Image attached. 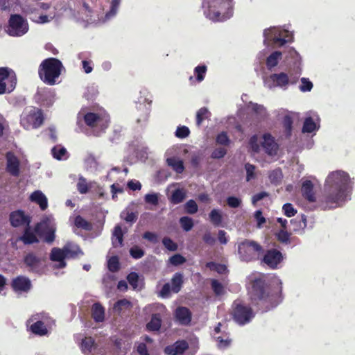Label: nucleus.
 Segmentation results:
<instances>
[{
	"mask_svg": "<svg viewBox=\"0 0 355 355\" xmlns=\"http://www.w3.org/2000/svg\"><path fill=\"white\" fill-rule=\"evenodd\" d=\"M250 297L252 303L268 311L276 307L283 300L282 283L279 279L268 285L263 276L255 277L250 281Z\"/></svg>",
	"mask_w": 355,
	"mask_h": 355,
	"instance_id": "f257e3e1",
	"label": "nucleus"
},
{
	"mask_svg": "<svg viewBox=\"0 0 355 355\" xmlns=\"http://www.w3.org/2000/svg\"><path fill=\"white\" fill-rule=\"evenodd\" d=\"M351 189V180L347 173L343 171H333L325 180L324 201L327 205H338L340 202H344Z\"/></svg>",
	"mask_w": 355,
	"mask_h": 355,
	"instance_id": "f03ea898",
	"label": "nucleus"
},
{
	"mask_svg": "<svg viewBox=\"0 0 355 355\" xmlns=\"http://www.w3.org/2000/svg\"><path fill=\"white\" fill-rule=\"evenodd\" d=\"M206 6L205 13L212 21H224L233 15L232 0H204L203 6Z\"/></svg>",
	"mask_w": 355,
	"mask_h": 355,
	"instance_id": "7ed1b4c3",
	"label": "nucleus"
},
{
	"mask_svg": "<svg viewBox=\"0 0 355 355\" xmlns=\"http://www.w3.org/2000/svg\"><path fill=\"white\" fill-rule=\"evenodd\" d=\"M62 68L63 65L60 60L55 58H46L39 66V77L45 84L54 85L61 74Z\"/></svg>",
	"mask_w": 355,
	"mask_h": 355,
	"instance_id": "20e7f679",
	"label": "nucleus"
},
{
	"mask_svg": "<svg viewBox=\"0 0 355 355\" xmlns=\"http://www.w3.org/2000/svg\"><path fill=\"white\" fill-rule=\"evenodd\" d=\"M87 107H83L78 114V118L83 117L85 123L91 128H99L105 130L110 123V116L104 110L97 112H87Z\"/></svg>",
	"mask_w": 355,
	"mask_h": 355,
	"instance_id": "39448f33",
	"label": "nucleus"
},
{
	"mask_svg": "<svg viewBox=\"0 0 355 355\" xmlns=\"http://www.w3.org/2000/svg\"><path fill=\"white\" fill-rule=\"evenodd\" d=\"M231 315L234 321L239 325L249 323L254 317V313L250 305L244 304L237 299L232 305Z\"/></svg>",
	"mask_w": 355,
	"mask_h": 355,
	"instance_id": "423d86ee",
	"label": "nucleus"
},
{
	"mask_svg": "<svg viewBox=\"0 0 355 355\" xmlns=\"http://www.w3.org/2000/svg\"><path fill=\"white\" fill-rule=\"evenodd\" d=\"M44 121L43 112L35 107L26 108L21 115L20 124L26 130L37 129L40 128Z\"/></svg>",
	"mask_w": 355,
	"mask_h": 355,
	"instance_id": "0eeeda50",
	"label": "nucleus"
},
{
	"mask_svg": "<svg viewBox=\"0 0 355 355\" xmlns=\"http://www.w3.org/2000/svg\"><path fill=\"white\" fill-rule=\"evenodd\" d=\"M263 252V247L257 241L245 239L238 245V253L241 260L250 262L259 259Z\"/></svg>",
	"mask_w": 355,
	"mask_h": 355,
	"instance_id": "6e6552de",
	"label": "nucleus"
},
{
	"mask_svg": "<svg viewBox=\"0 0 355 355\" xmlns=\"http://www.w3.org/2000/svg\"><path fill=\"white\" fill-rule=\"evenodd\" d=\"M28 31L26 20L19 14L11 15L8 20L7 33L12 37H21Z\"/></svg>",
	"mask_w": 355,
	"mask_h": 355,
	"instance_id": "1a4fd4ad",
	"label": "nucleus"
},
{
	"mask_svg": "<svg viewBox=\"0 0 355 355\" xmlns=\"http://www.w3.org/2000/svg\"><path fill=\"white\" fill-rule=\"evenodd\" d=\"M184 277L181 272H175L171 278V286L169 283H166L163 285L159 295L162 297L166 298L171 295V292L178 293L181 290L183 283Z\"/></svg>",
	"mask_w": 355,
	"mask_h": 355,
	"instance_id": "9d476101",
	"label": "nucleus"
},
{
	"mask_svg": "<svg viewBox=\"0 0 355 355\" xmlns=\"http://www.w3.org/2000/svg\"><path fill=\"white\" fill-rule=\"evenodd\" d=\"M16 79L9 76L6 68H0V94L11 92L15 87Z\"/></svg>",
	"mask_w": 355,
	"mask_h": 355,
	"instance_id": "9b49d317",
	"label": "nucleus"
},
{
	"mask_svg": "<svg viewBox=\"0 0 355 355\" xmlns=\"http://www.w3.org/2000/svg\"><path fill=\"white\" fill-rule=\"evenodd\" d=\"M269 80L272 82L273 85L279 87H286L289 83L293 85L298 80L297 76L288 75L284 72L272 73L269 76Z\"/></svg>",
	"mask_w": 355,
	"mask_h": 355,
	"instance_id": "f8f14e48",
	"label": "nucleus"
},
{
	"mask_svg": "<svg viewBox=\"0 0 355 355\" xmlns=\"http://www.w3.org/2000/svg\"><path fill=\"white\" fill-rule=\"evenodd\" d=\"M9 220L14 227H27L30 225L31 218L28 215H26L24 211L19 209L10 214Z\"/></svg>",
	"mask_w": 355,
	"mask_h": 355,
	"instance_id": "ddd939ff",
	"label": "nucleus"
},
{
	"mask_svg": "<svg viewBox=\"0 0 355 355\" xmlns=\"http://www.w3.org/2000/svg\"><path fill=\"white\" fill-rule=\"evenodd\" d=\"M283 254L277 249H270L266 252L262 261L269 268L275 269L277 266L282 261Z\"/></svg>",
	"mask_w": 355,
	"mask_h": 355,
	"instance_id": "4468645a",
	"label": "nucleus"
},
{
	"mask_svg": "<svg viewBox=\"0 0 355 355\" xmlns=\"http://www.w3.org/2000/svg\"><path fill=\"white\" fill-rule=\"evenodd\" d=\"M11 287L16 293H28L32 287V284L28 277L19 275L12 279Z\"/></svg>",
	"mask_w": 355,
	"mask_h": 355,
	"instance_id": "2eb2a0df",
	"label": "nucleus"
},
{
	"mask_svg": "<svg viewBox=\"0 0 355 355\" xmlns=\"http://www.w3.org/2000/svg\"><path fill=\"white\" fill-rule=\"evenodd\" d=\"M189 349V344L185 340H178L173 344L167 345L164 352L166 355H183Z\"/></svg>",
	"mask_w": 355,
	"mask_h": 355,
	"instance_id": "dca6fc26",
	"label": "nucleus"
},
{
	"mask_svg": "<svg viewBox=\"0 0 355 355\" xmlns=\"http://www.w3.org/2000/svg\"><path fill=\"white\" fill-rule=\"evenodd\" d=\"M6 158V171L10 175L17 177L19 175V161L17 156L11 151L7 152Z\"/></svg>",
	"mask_w": 355,
	"mask_h": 355,
	"instance_id": "f3484780",
	"label": "nucleus"
},
{
	"mask_svg": "<svg viewBox=\"0 0 355 355\" xmlns=\"http://www.w3.org/2000/svg\"><path fill=\"white\" fill-rule=\"evenodd\" d=\"M191 312L184 306H178L174 312L175 321L182 325H189L191 321Z\"/></svg>",
	"mask_w": 355,
	"mask_h": 355,
	"instance_id": "a211bd4d",
	"label": "nucleus"
},
{
	"mask_svg": "<svg viewBox=\"0 0 355 355\" xmlns=\"http://www.w3.org/2000/svg\"><path fill=\"white\" fill-rule=\"evenodd\" d=\"M24 263L29 271L35 272L37 271L41 265L42 259L40 257L37 256L34 252H28L24 257Z\"/></svg>",
	"mask_w": 355,
	"mask_h": 355,
	"instance_id": "6ab92c4d",
	"label": "nucleus"
},
{
	"mask_svg": "<svg viewBox=\"0 0 355 355\" xmlns=\"http://www.w3.org/2000/svg\"><path fill=\"white\" fill-rule=\"evenodd\" d=\"M263 141L261 145L265 152L269 155H276L278 146L275 141V139L269 133H266L263 136Z\"/></svg>",
	"mask_w": 355,
	"mask_h": 355,
	"instance_id": "aec40b11",
	"label": "nucleus"
},
{
	"mask_svg": "<svg viewBox=\"0 0 355 355\" xmlns=\"http://www.w3.org/2000/svg\"><path fill=\"white\" fill-rule=\"evenodd\" d=\"M40 224H37L35 227V232L40 236H44V241L47 243H51L55 240V230L47 225L42 230L40 229Z\"/></svg>",
	"mask_w": 355,
	"mask_h": 355,
	"instance_id": "412c9836",
	"label": "nucleus"
},
{
	"mask_svg": "<svg viewBox=\"0 0 355 355\" xmlns=\"http://www.w3.org/2000/svg\"><path fill=\"white\" fill-rule=\"evenodd\" d=\"M302 196L309 202H314L316 201L315 193L313 192V184L311 180H305L302 185Z\"/></svg>",
	"mask_w": 355,
	"mask_h": 355,
	"instance_id": "4be33fe9",
	"label": "nucleus"
},
{
	"mask_svg": "<svg viewBox=\"0 0 355 355\" xmlns=\"http://www.w3.org/2000/svg\"><path fill=\"white\" fill-rule=\"evenodd\" d=\"M30 200L37 203L42 210L48 207V200L46 196L40 190L35 191L30 196Z\"/></svg>",
	"mask_w": 355,
	"mask_h": 355,
	"instance_id": "5701e85b",
	"label": "nucleus"
},
{
	"mask_svg": "<svg viewBox=\"0 0 355 355\" xmlns=\"http://www.w3.org/2000/svg\"><path fill=\"white\" fill-rule=\"evenodd\" d=\"M92 317L96 322L104 321L105 309L99 302H96L92 305Z\"/></svg>",
	"mask_w": 355,
	"mask_h": 355,
	"instance_id": "b1692460",
	"label": "nucleus"
},
{
	"mask_svg": "<svg viewBox=\"0 0 355 355\" xmlns=\"http://www.w3.org/2000/svg\"><path fill=\"white\" fill-rule=\"evenodd\" d=\"M66 259H76L80 255H83V252L77 245L67 244L64 247Z\"/></svg>",
	"mask_w": 355,
	"mask_h": 355,
	"instance_id": "393cba45",
	"label": "nucleus"
},
{
	"mask_svg": "<svg viewBox=\"0 0 355 355\" xmlns=\"http://www.w3.org/2000/svg\"><path fill=\"white\" fill-rule=\"evenodd\" d=\"M162 323L160 313H153L150 320L146 324V329L149 331H159Z\"/></svg>",
	"mask_w": 355,
	"mask_h": 355,
	"instance_id": "a878e982",
	"label": "nucleus"
},
{
	"mask_svg": "<svg viewBox=\"0 0 355 355\" xmlns=\"http://www.w3.org/2000/svg\"><path fill=\"white\" fill-rule=\"evenodd\" d=\"M17 240L21 241L25 245H30L39 242L35 234L31 231L30 225L26 227L23 235L19 237Z\"/></svg>",
	"mask_w": 355,
	"mask_h": 355,
	"instance_id": "bb28decb",
	"label": "nucleus"
},
{
	"mask_svg": "<svg viewBox=\"0 0 355 355\" xmlns=\"http://www.w3.org/2000/svg\"><path fill=\"white\" fill-rule=\"evenodd\" d=\"M50 259L53 261H58L61 263V267H64L66 263L64 261V259H66V254L64 252V248L62 249H60L58 248H53L51 250V252L50 254Z\"/></svg>",
	"mask_w": 355,
	"mask_h": 355,
	"instance_id": "cd10ccee",
	"label": "nucleus"
},
{
	"mask_svg": "<svg viewBox=\"0 0 355 355\" xmlns=\"http://www.w3.org/2000/svg\"><path fill=\"white\" fill-rule=\"evenodd\" d=\"M137 110L139 112L138 114L137 122L146 121L150 114V105L142 103H137Z\"/></svg>",
	"mask_w": 355,
	"mask_h": 355,
	"instance_id": "c85d7f7f",
	"label": "nucleus"
},
{
	"mask_svg": "<svg viewBox=\"0 0 355 355\" xmlns=\"http://www.w3.org/2000/svg\"><path fill=\"white\" fill-rule=\"evenodd\" d=\"M31 331L37 336H43L48 334V330L44 323L41 321H37L32 324L30 327Z\"/></svg>",
	"mask_w": 355,
	"mask_h": 355,
	"instance_id": "c756f323",
	"label": "nucleus"
},
{
	"mask_svg": "<svg viewBox=\"0 0 355 355\" xmlns=\"http://www.w3.org/2000/svg\"><path fill=\"white\" fill-rule=\"evenodd\" d=\"M166 163L177 173H182L184 170L183 161L177 157H173L167 158Z\"/></svg>",
	"mask_w": 355,
	"mask_h": 355,
	"instance_id": "7c9ffc66",
	"label": "nucleus"
},
{
	"mask_svg": "<svg viewBox=\"0 0 355 355\" xmlns=\"http://www.w3.org/2000/svg\"><path fill=\"white\" fill-rule=\"evenodd\" d=\"M112 243L114 247L122 246L123 242V234L120 225L115 226L112 234Z\"/></svg>",
	"mask_w": 355,
	"mask_h": 355,
	"instance_id": "2f4dec72",
	"label": "nucleus"
},
{
	"mask_svg": "<svg viewBox=\"0 0 355 355\" xmlns=\"http://www.w3.org/2000/svg\"><path fill=\"white\" fill-rule=\"evenodd\" d=\"M94 345L95 340L92 337H85L82 340L80 348L84 354H88L92 352Z\"/></svg>",
	"mask_w": 355,
	"mask_h": 355,
	"instance_id": "473e14b6",
	"label": "nucleus"
},
{
	"mask_svg": "<svg viewBox=\"0 0 355 355\" xmlns=\"http://www.w3.org/2000/svg\"><path fill=\"white\" fill-rule=\"evenodd\" d=\"M282 58V53L280 51H275L272 53L266 59V65L268 69L276 67L278 61Z\"/></svg>",
	"mask_w": 355,
	"mask_h": 355,
	"instance_id": "72a5a7b5",
	"label": "nucleus"
},
{
	"mask_svg": "<svg viewBox=\"0 0 355 355\" xmlns=\"http://www.w3.org/2000/svg\"><path fill=\"white\" fill-rule=\"evenodd\" d=\"M211 113L207 107H201L196 113V125L200 126L203 121L209 119Z\"/></svg>",
	"mask_w": 355,
	"mask_h": 355,
	"instance_id": "f704fd0d",
	"label": "nucleus"
},
{
	"mask_svg": "<svg viewBox=\"0 0 355 355\" xmlns=\"http://www.w3.org/2000/svg\"><path fill=\"white\" fill-rule=\"evenodd\" d=\"M269 180L272 184H279L283 178V173L281 168H275L270 172L268 175Z\"/></svg>",
	"mask_w": 355,
	"mask_h": 355,
	"instance_id": "c9c22d12",
	"label": "nucleus"
},
{
	"mask_svg": "<svg viewBox=\"0 0 355 355\" xmlns=\"http://www.w3.org/2000/svg\"><path fill=\"white\" fill-rule=\"evenodd\" d=\"M74 223L78 228H81L86 231H91L93 227L91 223L86 220L83 217H82L80 215L76 216Z\"/></svg>",
	"mask_w": 355,
	"mask_h": 355,
	"instance_id": "e433bc0d",
	"label": "nucleus"
},
{
	"mask_svg": "<svg viewBox=\"0 0 355 355\" xmlns=\"http://www.w3.org/2000/svg\"><path fill=\"white\" fill-rule=\"evenodd\" d=\"M282 123L284 128L286 137L289 138L292 135L293 130V121L292 117L290 115L284 116Z\"/></svg>",
	"mask_w": 355,
	"mask_h": 355,
	"instance_id": "4c0bfd02",
	"label": "nucleus"
},
{
	"mask_svg": "<svg viewBox=\"0 0 355 355\" xmlns=\"http://www.w3.org/2000/svg\"><path fill=\"white\" fill-rule=\"evenodd\" d=\"M209 217L210 221L214 226L218 227L220 225L223 220V216L220 214V211L218 209H212L209 214Z\"/></svg>",
	"mask_w": 355,
	"mask_h": 355,
	"instance_id": "58836bf2",
	"label": "nucleus"
},
{
	"mask_svg": "<svg viewBox=\"0 0 355 355\" xmlns=\"http://www.w3.org/2000/svg\"><path fill=\"white\" fill-rule=\"evenodd\" d=\"M185 197V192L182 189H177L172 193L171 201L174 205L179 204L184 200Z\"/></svg>",
	"mask_w": 355,
	"mask_h": 355,
	"instance_id": "ea45409f",
	"label": "nucleus"
},
{
	"mask_svg": "<svg viewBox=\"0 0 355 355\" xmlns=\"http://www.w3.org/2000/svg\"><path fill=\"white\" fill-rule=\"evenodd\" d=\"M90 187L91 186L87 183V180L84 177H79L77 182V190L80 194L87 193Z\"/></svg>",
	"mask_w": 355,
	"mask_h": 355,
	"instance_id": "a19ab883",
	"label": "nucleus"
},
{
	"mask_svg": "<svg viewBox=\"0 0 355 355\" xmlns=\"http://www.w3.org/2000/svg\"><path fill=\"white\" fill-rule=\"evenodd\" d=\"M316 129V124L313 119L309 116L305 119L302 127V132L311 133Z\"/></svg>",
	"mask_w": 355,
	"mask_h": 355,
	"instance_id": "79ce46f5",
	"label": "nucleus"
},
{
	"mask_svg": "<svg viewBox=\"0 0 355 355\" xmlns=\"http://www.w3.org/2000/svg\"><path fill=\"white\" fill-rule=\"evenodd\" d=\"M51 153L55 159L61 160L67 155V151L64 147L60 146H55L51 149Z\"/></svg>",
	"mask_w": 355,
	"mask_h": 355,
	"instance_id": "37998d69",
	"label": "nucleus"
},
{
	"mask_svg": "<svg viewBox=\"0 0 355 355\" xmlns=\"http://www.w3.org/2000/svg\"><path fill=\"white\" fill-rule=\"evenodd\" d=\"M180 224L182 228L185 232L190 231L194 225L193 219L189 216L181 217L180 218Z\"/></svg>",
	"mask_w": 355,
	"mask_h": 355,
	"instance_id": "c03bdc74",
	"label": "nucleus"
},
{
	"mask_svg": "<svg viewBox=\"0 0 355 355\" xmlns=\"http://www.w3.org/2000/svg\"><path fill=\"white\" fill-rule=\"evenodd\" d=\"M277 241L284 244L290 243L291 234L288 233L286 230H280L275 234Z\"/></svg>",
	"mask_w": 355,
	"mask_h": 355,
	"instance_id": "a18cd8bd",
	"label": "nucleus"
},
{
	"mask_svg": "<svg viewBox=\"0 0 355 355\" xmlns=\"http://www.w3.org/2000/svg\"><path fill=\"white\" fill-rule=\"evenodd\" d=\"M207 68L205 65H198L194 69V74L198 82H202L205 76Z\"/></svg>",
	"mask_w": 355,
	"mask_h": 355,
	"instance_id": "49530a36",
	"label": "nucleus"
},
{
	"mask_svg": "<svg viewBox=\"0 0 355 355\" xmlns=\"http://www.w3.org/2000/svg\"><path fill=\"white\" fill-rule=\"evenodd\" d=\"M107 267L110 271L112 272H117L120 268V263L119 258L116 256H113L109 259Z\"/></svg>",
	"mask_w": 355,
	"mask_h": 355,
	"instance_id": "de8ad7c7",
	"label": "nucleus"
},
{
	"mask_svg": "<svg viewBox=\"0 0 355 355\" xmlns=\"http://www.w3.org/2000/svg\"><path fill=\"white\" fill-rule=\"evenodd\" d=\"M211 288L216 295L220 296L225 293L223 284L216 279H213L211 283Z\"/></svg>",
	"mask_w": 355,
	"mask_h": 355,
	"instance_id": "09e8293b",
	"label": "nucleus"
},
{
	"mask_svg": "<svg viewBox=\"0 0 355 355\" xmlns=\"http://www.w3.org/2000/svg\"><path fill=\"white\" fill-rule=\"evenodd\" d=\"M131 306V302L127 299H121L118 300L114 304V309L120 313L122 311L123 308H128Z\"/></svg>",
	"mask_w": 355,
	"mask_h": 355,
	"instance_id": "8fccbe9b",
	"label": "nucleus"
},
{
	"mask_svg": "<svg viewBox=\"0 0 355 355\" xmlns=\"http://www.w3.org/2000/svg\"><path fill=\"white\" fill-rule=\"evenodd\" d=\"M184 209L187 214H194L198 211V205L195 200H189L185 203Z\"/></svg>",
	"mask_w": 355,
	"mask_h": 355,
	"instance_id": "3c124183",
	"label": "nucleus"
},
{
	"mask_svg": "<svg viewBox=\"0 0 355 355\" xmlns=\"http://www.w3.org/2000/svg\"><path fill=\"white\" fill-rule=\"evenodd\" d=\"M145 252L137 245H134L130 249V254L135 259H139L144 256Z\"/></svg>",
	"mask_w": 355,
	"mask_h": 355,
	"instance_id": "603ef678",
	"label": "nucleus"
},
{
	"mask_svg": "<svg viewBox=\"0 0 355 355\" xmlns=\"http://www.w3.org/2000/svg\"><path fill=\"white\" fill-rule=\"evenodd\" d=\"M120 2L121 0H112L110 9L105 15L106 18L109 19L116 14Z\"/></svg>",
	"mask_w": 355,
	"mask_h": 355,
	"instance_id": "864d4df0",
	"label": "nucleus"
},
{
	"mask_svg": "<svg viewBox=\"0 0 355 355\" xmlns=\"http://www.w3.org/2000/svg\"><path fill=\"white\" fill-rule=\"evenodd\" d=\"M51 8V3H44V2H37L36 3V7L29 6L28 8V12L33 14L38 9H42L44 10H47Z\"/></svg>",
	"mask_w": 355,
	"mask_h": 355,
	"instance_id": "5fc2aeb1",
	"label": "nucleus"
},
{
	"mask_svg": "<svg viewBox=\"0 0 355 355\" xmlns=\"http://www.w3.org/2000/svg\"><path fill=\"white\" fill-rule=\"evenodd\" d=\"M252 110L260 118H264L266 116V108L261 105H259L257 103H252Z\"/></svg>",
	"mask_w": 355,
	"mask_h": 355,
	"instance_id": "6e6d98bb",
	"label": "nucleus"
},
{
	"mask_svg": "<svg viewBox=\"0 0 355 355\" xmlns=\"http://www.w3.org/2000/svg\"><path fill=\"white\" fill-rule=\"evenodd\" d=\"M282 209L284 215L287 217L294 216L297 213V210L294 208L291 203L284 204L282 207Z\"/></svg>",
	"mask_w": 355,
	"mask_h": 355,
	"instance_id": "4d7b16f0",
	"label": "nucleus"
},
{
	"mask_svg": "<svg viewBox=\"0 0 355 355\" xmlns=\"http://www.w3.org/2000/svg\"><path fill=\"white\" fill-rule=\"evenodd\" d=\"M169 261L173 266H177L185 263L186 259L180 254H175L170 257Z\"/></svg>",
	"mask_w": 355,
	"mask_h": 355,
	"instance_id": "13d9d810",
	"label": "nucleus"
},
{
	"mask_svg": "<svg viewBox=\"0 0 355 355\" xmlns=\"http://www.w3.org/2000/svg\"><path fill=\"white\" fill-rule=\"evenodd\" d=\"M162 243L164 247L170 251H176L178 250L177 243L168 237H164L162 239Z\"/></svg>",
	"mask_w": 355,
	"mask_h": 355,
	"instance_id": "bf43d9fd",
	"label": "nucleus"
},
{
	"mask_svg": "<svg viewBox=\"0 0 355 355\" xmlns=\"http://www.w3.org/2000/svg\"><path fill=\"white\" fill-rule=\"evenodd\" d=\"M190 134V130L188 127L182 125L178 127L175 131V136L178 138L184 139L187 137Z\"/></svg>",
	"mask_w": 355,
	"mask_h": 355,
	"instance_id": "052dcab7",
	"label": "nucleus"
},
{
	"mask_svg": "<svg viewBox=\"0 0 355 355\" xmlns=\"http://www.w3.org/2000/svg\"><path fill=\"white\" fill-rule=\"evenodd\" d=\"M246 171V180L248 182L255 178L254 171L255 166L250 163H247L245 165Z\"/></svg>",
	"mask_w": 355,
	"mask_h": 355,
	"instance_id": "680f3d73",
	"label": "nucleus"
},
{
	"mask_svg": "<svg viewBox=\"0 0 355 355\" xmlns=\"http://www.w3.org/2000/svg\"><path fill=\"white\" fill-rule=\"evenodd\" d=\"M216 143L220 145L228 146L230 141L225 132L218 134L216 139Z\"/></svg>",
	"mask_w": 355,
	"mask_h": 355,
	"instance_id": "e2e57ef3",
	"label": "nucleus"
},
{
	"mask_svg": "<svg viewBox=\"0 0 355 355\" xmlns=\"http://www.w3.org/2000/svg\"><path fill=\"white\" fill-rule=\"evenodd\" d=\"M241 200L235 196H230L227 198V204L231 208H238L241 205Z\"/></svg>",
	"mask_w": 355,
	"mask_h": 355,
	"instance_id": "0e129e2a",
	"label": "nucleus"
},
{
	"mask_svg": "<svg viewBox=\"0 0 355 355\" xmlns=\"http://www.w3.org/2000/svg\"><path fill=\"white\" fill-rule=\"evenodd\" d=\"M302 85L300 86V89L303 92H310L313 88V83L306 78L301 79Z\"/></svg>",
	"mask_w": 355,
	"mask_h": 355,
	"instance_id": "69168bd1",
	"label": "nucleus"
},
{
	"mask_svg": "<svg viewBox=\"0 0 355 355\" xmlns=\"http://www.w3.org/2000/svg\"><path fill=\"white\" fill-rule=\"evenodd\" d=\"M226 154L227 150L225 148L220 147L212 151L211 157L213 159H220L224 157Z\"/></svg>",
	"mask_w": 355,
	"mask_h": 355,
	"instance_id": "338daca9",
	"label": "nucleus"
},
{
	"mask_svg": "<svg viewBox=\"0 0 355 355\" xmlns=\"http://www.w3.org/2000/svg\"><path fill=\"white\" fill-rule=\"evenodd\" d=\"M127 280L133 288H135L137 287L139 276L136 272H132L130 274H128V275L127 276Z\"/></svg>",
	"mask_w": 355,
	"mask_h": 355,
	"instance_id": "774afa93",
	"label": "nucleus"
}]
</instances>
